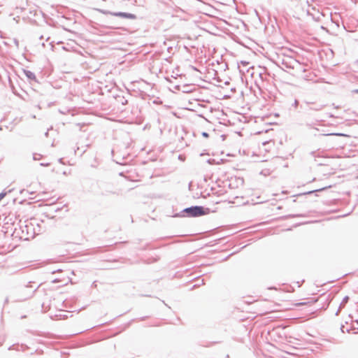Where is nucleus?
I'll return each instance as SVG.
<instances>
[{"instance_id": "obj_1", "label": "nucleus", "mask_w": 358, "mask_h": 358, "mask_svg": "<svg viewBox=\"0 0 358 358\" xmlns=\"http://www.w3.org/2000/svg\"><path fill=\"white\" fill-rule=\"evenodd\" d=\"M212 61L208 59L206 62V71L203 74V82L215 85V83L219 82L217 80V68L220 66L218 61Z\"/></svg>"}, {"instance_id": "obj_2", "label": "nucleus", "mask_w": 358, "mask_h": 358, "mask_svg": "<svg viewBox=\"0 0 358 358\" xmlns=\"http://www.w3.org/2000/svg\"><path fill=\"white\" fill-rule=\"evenodd\" d=\"M201 216V206H192L176 213L173 217H197Z\"/></svg>"}, {"instance_id": "obj_3", "label": "nucleus", "mask_w": 358, "mask_h": 358, "mask_svg": "<svg viewBox=\"0 0 358 358\" xmlns=\"http://www.w3.org/2000/svg\"><path fill=\"white\" fill-rule=\"evenodd\" d=\"M111 15L129 20H136L137 16L135 14L127 13V12H114L111 13Z\"/></svg>"}, {"instance_id": "obj_4", "label": "nucleus", "mask_w": 358, "mask_h": 358, "mask_svg": "<svg viewBox=\"0 0 358 358\" xmlns=\"http://www.w3.org/2000/svg\"><path fill=\"white\" fill-rule=\"evenodd\" d=\"M196 186V192L193 193L194 198H201V190L199 189V187L198 184H194V181H191L189 183V189L192 192L194 190V187Z\"/></svg>"}, {"instance_id": "obj_5", "label": "nucleus", "mask_w": 358, "mask_h": 358, "mask_svg": "<svg viewBox=\"0 0 358 358\" xmlns=\"http://www.w3.org/2000/svg\"><path fill=\"white\" fill-rule=\"evenodd\" d=\"M22 71H23L24 75L27 77V80L30 83H31V82L38 83L36 76L34 72H32L29 70H27V69H23Z\"/></svg>"}, {"instance_id": "obj_6", "label": "nucleus", "mask_w": 358, "mask_h": 358, "mask_svg": "<svg viewBox=\"0 0 358 358\" xmlns=\"http://www.w3.org/2000/svg\"><path fill=\"white\" fill-rule=\"evenodd\" d=\"M215 10L210 5L205 3L203 2V14L206 15L208 16H213Z\"/></svg>"}, {"instance_id": "obj_7", "label": "nucleus", "mask_w": 358, "mask_h": 358, "mask_svg": "<svg viewBox=\"0 0 358 358\" xmlns=\"http://www.w3.org/2000/svg\"><path fill=\"white\" fill-rule=\"evenodd\" d=\"M29 13L35 17L41 15L42 17H45V14L44 13H43L41 10H31L29 11Z\"/></svg>"}, {"instance_id": "obj_8", "label": "nucleus", "mask_w": 358, "mask_h": 358, "mask_svg": "<svg viewBox=\"0 0 358 358\" xmlns=\"http://www.w3.org/2000/svg\"><path fill=\"white\" fill-rule=\"evenodd\" d=\"M210 192L213 194H215L214 192V188L211 187L210 191H208V189H206L205 191L203 192V198H205L206 196H210Z\"/></svg>"}, {"instance_id": "obj_9", "label": "nucleus", "mask_w": 358, "mask_h": 358, "mask_svg": "<svg viewBox=\"0 0 358 358\" xmlns=\"http://www.w3.org/2000/svg\"><path fill=\"white\" fill-rule=\"evenodd\" d=\"M34 234H39L42 232L41 224H36V228H33Z\"/></svg>"}, {"instance_id": "obj_10", "label": "nucleus", "mask_w": 358, "mask_h": 358, "mask_svg": "<svg viewBox=\"0 0 358 358\" xmlns=\"http://www.w3.org/2000/svg\"><path fill=\"white\" fill-rule=\"evenodd\" d=\"M27 349H29V347L27 345L22 344L21 345L18 346L16 350L18 351H25Z\"/></svg>"}, {"instance_id": "obj_11", "label": "nucleus", "mask_w": 358, "mask_h": 358, "mask_svg": "<svg viewBox=\"0 0 358 358\" xmlns=\"http://www.w3.org/2000/svg\"><path fill=\"white\" fill-rule=\"evenodd\" d=\"M349 300V297L348 296H345L342 301V302L340 304V308H342L345 306V305L348 303Z\"/></svg>"}, {"instance_id": "obj_12", "label": "nucleus", "mask_w": 358, "mask_h": 358, "mask_svg": "<svg viewBox=\"0 0 358 358\" xmlns=\"http://www.w3.org/2000/svg\"><path fill=\"white\" fill-rule=\"evenodd\" d=\"M116 194L117 193L115 192L110 191V190H106L105 192H101V195L102 196H108L109 194Z\"/></svg>"}, {"instance_id": "obj_13", "label": "nucleus", "mask_w": 358, "mask_h": 358, "mask_svg": "<svg viewBox=\"0 0 358 358\" xmlns=\"http://www.w3.org/2000/svg\"><path fill=\"white\" fill-rule=\"evenodd\" d=\"M42 158V155L41 154L38 153H34L33 154V159L35 161L39 160Z\"/></svg>"}, {"instance_id": "obj_14", "label": "nucleus", "mask_w": 358, "mask_h": 358, "mask_svg": "<svg viewBox=\"0 0 358 358\" xmlns=\"http://www.w3.org/2000/svg\"><path fill=\"white\" fill-rule=\"evenodd\" d=\"M215 211V210H212V212ZM211 212V210L208 208H205L203 206V215L206 214H208Z\"/></svg>"}, {"instance_id": "obj_15", "label": "nucleus", "mask_w": 358, "mask_h": 358, "mask_svg": "<svg viewBox=\"0 0 358 358\" xmlns=\"http://www.w3.org/2000/svg\"><path fill=\"white\" fill-rule=\"evenodd\" d=\"M101 13L103 14H105V15H111V13H114V12H112V11H109V10H99Z\"/></svg>"}, {"instance_id": "obj_16", "label": "nucleus", "mask_w": 358, "mask_h": 358, "mask_svg": "<svg viewBox=\"0 0 358 358\" xmlns=\"http://www.w3.org/2000/svg\"><path fill=\"white\" fill-rule=\"evenodd\" d=\"M323 108H324V106L320 105V106H318L311 107L310 109L311 110H320Z\"/></svg>"}, {"instance_id": "obj_17", "label": "nucleus", "mask_w": 358, "mask_h": 358, "mask_svg": "<svg viewBox=\"0 0 358 358\" xmlns=\"http://www.w3.org/2000/svg\"><path fill=\"white\" fill-rule=\"evenodd\" d=\"M306 127H308V129H313L315 131H319V129L316 127H314L312 124H306Z\"/></svg>"}, {"instance_id": "obj_18", "label": "nucleus", "mask_w": 358, "mask_h": 358, "mask_svg": "<svg viewBox=\"0 0 358 358\" xmlns=\"http://www.w3.org/2000/svg\"><path fill=\"white\" fill-rule=\"evenodd\" d=\"M6 194L7 192H2L0 193V201L6 196Z\"/></svg>"}, {"instance_id": "obj_19", "label": "nucleus", "mask_w": 358, "mask_h": 358, "mask_svg": "<svg viewBox=\"0 0 358 358\" xmlns=\"http://www.w3.org/2000/svg\"><path fill=\"white\" fill-rule=\"evenodd\" d=\"M40 285H37V287L36 288H34V290L31 291V294H29V296H31L33 295V294L38 289V288L39 287Z\"/></svg>"}, {"instance_id": "obj_20", "label": "nucleus", "mask_w": 358, "mask_h": 358, "mask_svg": "<svg viewBox=\"0 0 358 358\" xmlns=\"http://www.w3.org/2000/svg\"><path fill=\"white\" fill-rule=\"evenodd\" d=\"M13 42H14V44L16 45V47L18 48V46H19V41H18V40L16 39V38H14Z\"/></svg>"}, {"instance_id": "obj_21", "label": "nucleus", "mask_w": 358, "mask_h": 358, "mask_svg": "<svg viewBox=\"0 0 358 358\" xmlns=\"http://www.w3.org/2000/svg\"><path fill=\"white\" fill-rule=\"evenodd\" d=\"M199 286V285H197V284H194V285H193L191 287H189V289H190V290H192V289H194V288L198 287Z\"/></svg>"}, {"instance_id": "obj_22", "label": "nucleus", "mask_w": 358, "mask_h": 358, "mask_svg": "<svg viewBox=\"0 0 358 358\" xmlns=\"http://www.w3.org/2000/svg\"><path fill=\"white\" fill-rule=\"evenodd\" d=\"M40 166H50V163H41Z\"/></svg>"}, {"instance_id": "obj_23", "label": "nucleus", "mask_w": 358, "mask_h": 358, "mask_svg": "<svg viewBox=\"0 0 358 358\" xmlns=\"http://www.w3.org/2000/svg\"><path fill=\"white\" fill-rule=\"evenodd\" d=\"M209 136L210 134L208 133L203 131V137H208Z\"/></svg>"}, {"instance_id": "obj_24", "label": "nucleus", "mask_w": 358, "mask_h": 358, "mask_svg": "<svg viewBox=\"0 0 358 358\" xmlns=\"http://www.w3.org/2000/svg\"><path fill=\"white\" fill-rule=\"evenodd\" d=\"M298 104H299V101L296 99V100L294 101V103L293 106H294V107H296V106H298Z\"/></svg>"}, {"instance_id": "obj_25", "label": "nucleus", "mask_w": 358, "mask_h": 358, "mask_svg": "<svg viewBox=\"0 0 358 358\" xmlns=\"http://www.w3.org/2000/svg\"><path fill=\"white\" fill-rule=\"evenodd\" d=\"M28 287H31V288H32V287H32V285H31V282H29L28 285H27V286L24 287V289H27V288H28Z\"/></svg>"}, {"instance_id": "obj_26", "label": "nucleus", "mask_w": 358, "mask_h": 358, "mask_svg": "<svg viewBox=\"0 0 358 358\" xmlns=\"http://www.w3.org/2000/svg\"><path fill=\"white\" fill-rule=\"evenodd\" d=\"M186 87H187L186 86H184V87H183V88H186ZM189 91H191V90H186V89H184V90H182V92H189Z\"/></svg>"}, {"instance_id": "obj_27", "label": "nucleus", "mask_w": 358, "mask_h": 358, "mask_svg": "<svg viewBox=\"0 0 358 358\" xmlns=\"http://www.w3.org/2000/svg\"><path fill=\"white\" fill-rule=\"evenodd\" d=\"M59 162L61 164H63V159L62 158L59 159Z\"/></svg>"}, {"instance_id": "obj_28", "label": "nucleus", "mask_w": 358, "mask_h": 358, "mask_svg": "<svg viewBox=\"0 0 358 358\" xmlns=\"http://www.w3.org/2000/svg\"><path fill=\"white\" fill-rule=\"evenodd\" d=\"M206 162H207L208 164H211V160H210V159H206Z\"/></svg>"}, {"instance_id": "obj_29", "label": "nucleus", "mask_w": 358, "mask_h": 358, "mask_svg": "<svg viewBox=\"0 0 358 358\" xmlns=\"http://www.w3.org/2000/svg\"><path fill=\"white\" fill-rule=\"evenodd\" d=\"M122 103L123 105L127 104V100H124Z\"/></svg>"}, {"instance_id": "obj_30", "label": "nucleus", "mask_w": 358, "mask_h": 358, "mask_svg": "<svg viewBox=\"0 0 358 358\" xmlns=\"http://www.w3.org/2000/svg\"><path fill=\"white\" fill-rule=\"evenodd\" d=\"M116 163L119 164H122L124 162H118V161H116Z\"/></svg>"}, {"instance_id": "obj_31", "label": "nucleus", "mask_w": 358, "mask_h": 358, "mask_svg": "<svg viewBox=\"0 0 358 358\" xmlns=\"http://www.w3.org/2000/svg\"><path fill=\"white\" fill-rule=\"evenodd\" d=\"M45 136H48V131H47L45 133Z\"/></svg>"}, {"instance_id": "obj_32", "label": "nucleus", "mask_w": 358, "mask_h": 358, "mask_svg": "<svg viewBox=\"0 0 358 358\" xmlns=\"http://www.w3.org/2000/svg\"><path fill=\"white\" fill-rule=\"evenodd\" d=\"M324 136H329V134H323ZM334 135V134H330V136Z\"/></svg>"}, {"instance_id": "obj_33", "label": "nucleus", "mask_w": 358, "mask_h": 358, "mask_svg": "<svg viewBox=\"0 0 358 358\" xmlns=\"http://www.w3.org/2000/svg\"><path fill=\"white\" fill-rule=\"evenodd\" d=\"M26 228H27V231L29 230V228L30 227L29 225L25 226Z\"/></svg>"}, {"instance_id": "obj_34", "label": "nucleus", "mask_w": 358, "mask_h": 358, "mask_svg": "<svg viewBox=\"0 0 358 358\" xmlns=\"http://www.w3.org/2000/svg\"><path fill=\"white\" fill-rule=\"evenodd\" d=\"M176 88L179 90L180 89V86L179 85H176Z\"/></svg>"}, {"instance_id": "obj_35", "label": "nucleus", "mask_w": 358, "mask_h": 358, "mask_svg": "<svg viewBox=\"0 0 358 358\" xmlns=\"http://www.w3.org/2000/svg\"><path fill=\"white\" fill-rule=\"evenodd\" d=\"M178 158H179L180 159H182V155H180L178 156Z\"/></svg>"}, {"instance_id": "obj_36", "label": "nucleus", "mask_w": 358, "mask_h": 358, "mask_svg": "<svg viewBox=\"0 0 358 358\" xmlns=\"http://www.w3.org/2000/svg\"><path fill=\"white\" fill-rule=\"evenodd\" d=\"M202 88H203V89H204V88H208V87L203 85V86H202Z\"/></svg>"}, {"instance_id": "obj_37", "label": "nucleus", "mask_w": 358, "mask_h": 358, "mask_svg": "<svg viewBox=\"0 0 358 358\" xmlns=\"http://www.w3.org/2000/svg\"><path fill=\"white\" fill-rule=\"evenodd\" d=\"M39 38H40V39H43V36H41L39 37Z\"/></svg>"}, {"instance_id": "obj_38", "label": "nucleus", "mask_w": 358, "mask_h": 358, "mask_svg": "<svg viewBox=\"0 0 358 358\" xmlns=\"http://www.w3.org/2000/svg\"><path fill=\"white\" fill-rule=\"evenodd\" d=\"M37 107H38V108H41V106H40V104H38V105H37Z\"/></svg>"}, {"instance_id": "obj_39", "label": "nucleus", "mask_w": 358, "mask_h": 358, "mask_svg": "<svg viewBox=\"0 0 358 358\" xmlns=\"http://www.w3.org/2000/svg\"><path fill=\"white\" fill-rule=\"evenodd\" d=\"M13 345L10 346L8 350H11L13 348Z\"/></svg>"}, {"instance_id": "obj_40", "label": "nucleus", "mask_w": 358, "mask_h": 358, "mask_svg": "<svg viewBox=\"0 0 358 358\" xmlns=\"http://www.w3.org/2000/svg\"><path fill=\"white\" fill-rule=\"evenodd\" d=\"M49 39H50V37H48V38H46V41H49Z\"/></svg>"}, {"instance_id": "obj_41", "label": "nucleus", "mask_w": 358, "mask_h": 358, "mask_svg": "<svg viewBox=\"0 0 358 358\" xmlns=\"http://www.w3.org/2000/svg\"><path fill=\"white\" fill-rule=\"evenodd\" d=\"M26 192L29 193V192H28V191H26ZM29 194H34V192H29Z\"/></svg>"}, {"instance_id": "obj_42", "label": "nucleus", "mask_w": 358, "mask_h": 358, "mask_svg": "<svg viewBox=\"0 0 358 358\" xmlns=\"http://www.w3.org/2000/svg\"><path fill=\"white\" fill-rule=\"evenodd\" d=\"M202 119H204L206 122H208V120L205 119L204 117H202Z\"/></svg>"}, {"instance_id": "obj_43", "label": "nucleus", "mask_w": 358, "mask_h": 358, "mask_svg": "<svg viewBox=\"0 0 358 358\" xmlns=\"http://www.w3.org/2000/svg\"><path fill=\"white\" fill-rule=\"evenodd\" d=\"M202 156H203V161L204 160V158H203L204 154L203 153L202 154Z\"/></svg>"}, {"instance_id": "obj_44", "label": "nucleus", "mask_w": 358, "mask_h": 358, "mask_svg": "<svg viewBox=\"0 0 358 358\" xmlns=\"http://www.w3.org/2000/svg\"><path fill=\"white\" fill-rule=\"evenodd\" d=\"M199 117H201V114H198L197 115Z\"/></svg>"}]
</instances>
